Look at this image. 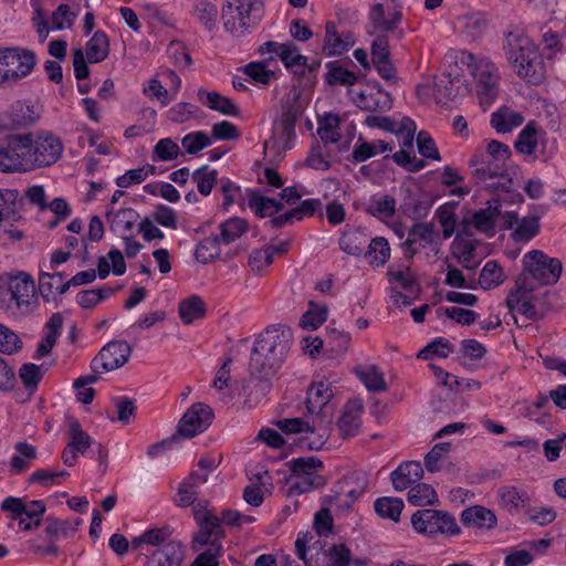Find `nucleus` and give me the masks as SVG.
<instances>
[{"instance_id":"f257e3e1","label":"nucleus","mask_w":566,"mask_h":566,"mask_svg":"<svg viewBox=\"0 0 566 566\" xmlns=\"http://www.w3.org/2000/svg\"><path fill=\"white\" fill-rule=\"evenodd\" d=\"M292 344L291 331L281 326H271L260 333L251 348L249 369L253 378L250 384L255 389L247 394L245 402H256L265 396L271 388L269 377L273 375L284 361Z\"/></svg>"},{"instance_id":"f03ea898","label":"nucleus","mask_w":566,"mask_h":566,"mask_svg":"<svg viewBox=\"0 0 566 566\" xmlns=\"http://www.w3.org/2000/svg\"><path fill=\"white\" fill-rule=\"evenodd\" d=\"M503 50L516 75L532 85L541 84L546 74L545 64L537 45L522 30L510 31Z\"/></svg>"},{"instance_id":"7ed1b4c3","label":"nucleus","mask_w":566,"mask_h":566,"mask_svg":"<svg viewBox=\"0 0 566 566\" xmlns=\"http://www.w3.org/2000/svg\"><path fill=\"white\" fill-rule=\"evenodd\" d=\"M458 62L467 66L473 77L480 105L489 108L500 93L501 73L497 65L488 56L460 51Z\"/></svg>"},{"instance_id":"20e7f679","label":"nucleus","mask_w":566,"mask_h":566,"mask_svg":"<svg viewBox=\"0 0 566 566\" xmlns=\"http://www.w3.org/2000/svg\"><path fill=\"white\" fill-rule=\"evenodd\" d=\"M212 469V459L208 455L199 459L196 469L179 483L177 488L174 503L176 506L186 509L192 506L195 510L198 503L202 504L206 510L210 507V501L205 497V485L209 481Z\"/></svg>"},{"instance_id":"39448f33","label":"nucleus","mask_w":566,"mask_h":566,"mask_svg":"<svg viewBox=\"0 0 566 566\" xmlns=\"http://www.w3.org/2000/svg\"><path fill=\"white\" fill-rule=\"evenodd\" d=\"M2 280L10 295L6 308L12 316H27L38 310L35 284L30 274L24 272H19L17 275L7 274Z\"/></svg>"},{"instance_id":"423d86ee","label":"nucleus","mask_w":566,"mask_h":566,"mask_svg":"<svg viewBox=\"0 0 566 566\" xmlns=\"http://www.w3.org/2000/svg\"><path fill=\"white\" fill-rule=\"evenodd\" d=\"M411 525L418 534L429 538L454 537L461 534L455 517L442 510L420 509L412 514Z\"/></svg>"},{"instance_id":"0eeeda50","label":"nucleus","mask_w":566,"mask_h":566,"mask_svg":"<svg viewBox=\"0 0 566 566\" xmlns=\"http://www.w3.org/2000/svg\"><path fill=\"white\" fill-rule=\"evenodd\" d=\"M24 135L28 136L30 143V146L25 149L27 171L51 166L59 160L63 151V145L56 136L51 133H25Z\"/></svg>"},{"instance_id":"6e6552de","label":"nucleus","mask_w":566,"mask_h":566,"mask_svg":"<svg viewBox=\"0 0 566 566\" xmlns=\"http://www.w3.org/2000/svg\"><path fill=\"white\" fill-rule=\"evenodd\" d=\"M233 358L230 354L221 358V365L214 375V401L222 405H234L241 396L251 388L249 392L255 391L253 385L241 378H232L231 369Z\"/></svg>"},{"instance_id":"1a4fd4ad","label":"nucleus","mask_w":566,"mask_h":566,"mask_svg":"<svg viewBox=\"0 0 566 566\" xmlns=\"http://www.w3.org/2000/svg\"><path fill=\"white\" fill-rule=\"evenodd\" d=\"M523 272L526 282L535 281L539 285L555 284L562 274V263L539 250H532L523 256Z\"/></svg>"},{"instance_id":"9d476101","label":"nucleus","mask_w":566,"mask_h":566,"mask_svg":"<svg viewBox=\"0 0 566 566\" xmlns=\"http://www.w3.org/2000/svg\"><path fill=\"white\" fill-rule=\"evenodd\" d=\"M469 166L478 184L491 190H509L512 180L504 174L501 161H495L490 155H474Z\"/></svg>"},{"instance_id":"9b49d317","label":"nucleus","mask_w":566,"mask_h":566,"mask_svg":"<svg viewBox=\"0 0 566 566\" xmlns=\"http://www.w3.org/2000/svg\"><path fill=\"white\" fill-rule=\"evenodd\" d=\"M36 63L35 54L21 48L0 49V81H18L29 75Z\"/></svg>"},{"instance_id":"f8f14e48","label":"nucleus","mask_w":566,"mask_h":566,"mask_svg":"<svg viewBox=\"0 0 566 566\" xmlns=\"http://www.w3.org/2000/svg\"><path fill=\"white\" fill-rule=\"evenodd\" d=\"M29 146L24 134H10L0 138V171H27L25 149Z\"/></svg>"},{"instance_id":"ddd939ff","label":"nucleus","mask_w":566,"mask_h":566,"mask_svg":"<svg viewBox=\"0 0 566 566\" xmlns=\"http://www.w3.org/2000/svg\"><path fill=\"white\" fill-rule=\"evenodd\" d=\"M212 409L210 406L196 402L182 415L174 436L180 442L202 433L211 423Z\"/></svg>"},{"instance_id":"4468645a","label":"nucleus","mask_w":566,"mask_h":566,"mask_svg":"<svg viewBox=\"0 0 566 566\" xmlns=\"http://www.w3.org/2000/svg\"><path fill=\"white\" fill-rule=\"evenodd\" d=\"M132 355V346L126 340H111L104 345L91 361V370L109 373L123 367Z\"/></svg>"},{"instance_id":"2eb2a0df","label":"nucleus","mask_w":566,"mask_h":566,"mask_svg":"<svg viewBox=\"0 0 566 566\" xmlns=\"http://www.w3.org/2000/svg\"><path fill=\"white\" fill-rule=\"evenodd\" d=\"M441 244V234L434 224L419 222L411 227L402 245L406 256L412 259L420 249L431 248L434 252H438Z\"/></svg>"},{"instance_id":"dca6fc26","label":"nucleus","mask_w":566,"mask_h":566,"mask_svg":"<svg viewBox=\"0 0 566 566\" xmlns=\"http://www.w3.org/2000/svg\"><path fill=\"white\" fill-rule=\"evenodd\" d=\"M402 19V11L399 8H386L382 3H376L371 7L369 12V21L373 28L370 34H376L377 32H390L398 41L402 40L405 32L399 28Z\"/></svg>"},{"instance_id":"f3484780","label":"nucleus","mask_w":566,"mask_h":566,"mask_svg":"<svg viewBox=\"0 0 566 566\" xmlns=\"http://www.w3.org/2000/svg\"><path fill=\"white\" fill-rule=\"evenodd\" d=\"M192 516L197 530L191 535L190 549L192 552H200L205 547L211 548L212 544V510H206L205 506L198 503L197 507L192 510Z\"/></svg>"},{"instance_id":"a211bd4d","label":"nucleus","mask_w":566,"mask_h":566,"mask_svg":"<svg viewBox=\"0 0 566 566\" xmlns=\"http://www.w3.org/2000/svg\"><path fill=\"white\" fill-rule=\"evenodd\" d=\"M279 429L285 433H303L307 436L304 438L306 447L310 450H319L326 443L328 439V432L326 428L319 429L318 433L315 434L314 426H310L307 422L300 418L282 419L276 422Z\"/></svg>"},{"instance_id":"6ab92c4d","label":"nucleus","mask_w":566,"mask_h":566,"mask_svg":"<svg viewBox=\"0 0 566 566\" xmlns=\"http://www.w3.org/2000/svg\"><path fill=\"white\" fill-rule=\"evenodd\" d=\"M534 290L535 284L533 282H526L525 276H518L516 280V290L512 291L506 298L507 307L511 311H517L527 318H539L534 304L527 296Z\"/></svg>"},{"instance_id":"aec40b11","label":"nucleus","mask_w":566,"mask_h":566,"mask_svg":"<svg viewBox=\"0 0 566 566\" xmlns=\"http://www.w3.org/2000/svg\"><path fill=\"white\" fill-rule=\"evenodd\" d=\"M355 36L348 30L338 31L334 22L327 21L325 24V39L323 43V53L326 56H338L346 53L355 45Z\"/></svg>"},{"instance_id":"412c9836","label":"nucleus","mask_w":566,"mask_h":566,"mask_svg":"<svg viewBox=\"0 0 566 566\" xmlns=\"http://www.w3.org/2000/svg\"><path fill=\"white\" fill-rule=\"evenodd\" d=\"M461 523L469 528L490 531L497 524L495 513L482 505H472L464 509L460 515Z\"/></svg>"},{"instance_id":"4be33fe9","label":"nucleus","mask_w":566,"mask_h":566,"mask_svg":"<svg viewBox=\"0 0 566 566\" xmlns=\"http://www.w3.org/2000/svg\"><path fill=\"white\" fill-rule=\"evenodd\" d=\"M423 476V469L418 461H406L390 474L392 486L401 492L417 484Z\"/></svg>"},{"instance_id":"5701e85b","label":"nucleus","mask_w":566,"mask_h":566,"mask_svg":"<svg viewBox=\"0 0 566 566\" xmlns=\"http://www.w3.org/2000/svg\"><path fill=\"white\" fill-rule=\"evenodd\" d=\"M63 326V316L61 313H54L44 325L45 335L38 344L33 354V359L40 360L51 354L57 338L61 335Z\"/></svg>"},{"instance_id":"b1692460","label":"nucleus","mask_w":566,"mask_h":566,"mask_svg":"<svg viewBox=\"0 0 566 566\" xmlns=\"http://www.w3.org/2000/svg\"><path fill=\"white\" fill-rule=\"evenodd\" d=\"M501 207L499 199L489 200L485 208H481L472 214L471 224L480 232L493 234L496 219L501 214Z\"/></svg>"},{"instance_id":"393cba45","label":"nucleus","mask_w":566,"mask_h":566,"mask_svg":"<svg viewBox=\"0 0 566 566\" xmlns=\"http://www.w3.org/2000/svg\"><path fill=\"white\" fill-rule=\"evenodd\" d=\"M172 531L170 527H157L147 530L143 533V541L145 545L156 546L157 549L153 553H161L166 551L167 546L176 544L180 551V563L184 560L185 547L181 541L171 537Z\"/></svg>"},{"instance_id":"a878e982","label":"nucleus","mask_w":566,"mask_h":566,"mask_svg":"<svg viewBox=\"0 0 566 566\" xmlns=\"http://www.w3.org/2000/svg\"><path fill=\"white\" fill-rule=\"evenodd\" d=\"M333 397L331 385L325 381L313 384L307 390L306 409L311 415H321L325 412L327 403Z\"/></svg>"},{"instance_id":"bb28decb","label":"nucleus","mask_w":566,"mask_h":566,"mask_svg":"<svg viewBox=\"0 0 566 566\" xmlns=\"http://www.w3.org/2000/svg\"><path fill=\"white\" fill-rule=\"evenodd\" d=\"M254 517L250 515H244L234 510H224L221 513V516H214V559L217 558L219 551L221 549V545L217 543L218 538L224 536V532L222 530V525L229 526H241L244 523H253Z\"/></svg>"},{"instance_id":"cd10ccee","label":"nucleus","mask_w":566,"mask_h":566,"mask_svg":"<svg viewBox=\"0 0 566 566\" xmlns=\"http://www.w3.org/2000/svg\"><path fill=\"white\" fill-rule=\"evenodd\" d=\"M524 117L509 106H501L491 115V126L500 134L509 133L521 126Z\"/></svg>"},{"instance_id":"c85d7f7f","label":"nucleus","mask_w":566,"mask_h":566,"mask_svg":"<svg viewBox=\"0 0 566 566\" xmlns=\"http://www.w3.org/2000/svg\"><path fill=\"white\" fill-rule=\"evenodd\" d=\"M249 207L260 218L272 217L283 209L281 201L276 199L261 196L254 190H248Z\"/></svg>"},{"instance_id":"c756f323","label":"nucleus","mask_w":566,"mask_h":566,"mask_svg":"<svg viewBox=\"0 0 566 566\" xmlns=\"http://www.w3.org/2000/svg\"><path fill=\"white\" fill-rule=\"evenodd\" d=\"M300 112L295 106L286 107L274 130L284 140V148H290L291 143L295 138V124L298 119Z\"/></svg>"},{"instance_id":"7c9ffc66","label":"nucleus","mask_w":566,"mask_h":566,"mask_svg":"<svg viewBox=\"0 0 566 566\" xmlns=\"http://www.w3.org/2000/svg\"><path fill=\"white\" fill-rule=\"evenodd\" d=\"M106 218L113 231L129 232L139 219V213L133 208H124L114 211L112 207L107 208Z\"/></svg>"},{"instance_id":"2f4dec72","label":"nucleus","mask_w":566,"mask_h":566,"mask_svg":"<svg viewBox=\"0 0 566 566\" xmlns=\"http://www.w3.org/2000/svg\"><path fill=\"white\" fill-rule=\"evenodd\" d=\"M286 484L289 485L287 494L290 496L300 495L303 493H307L314 489L322 488L325 484V480L319 474H310V475H297L292 474Z\"/></svg>"},{"instance_id":"473e14b6","label":"nucleus","mask_w":566,"mask_h":566,"mask_svg":"<svg viewBox=\"0 0 566 566\" xmlns=\"http://www.w3.org/2000/svg\"><path fill=\"white\" fill-rule=\"evenodd\" d=\"M81 523L80 518L60 520L54 516H48L44 520V531L50 537H71L76 533Z\"/></svg>"},{"instance_id":"72a5a7b5","label":"nucleus","mask_w":566,"mask_h":566,"mask_svg":"<svg viewBox=\"0 0 566 566\" xmlns=\"http://www.w3.org/2000/svg\"><path fill=\"white\" fill-rule=\"evenodd\" d=\"M279 59L294 75L304 76V67L307 66V57L300 53L298 48L293 42H286V46L281 51Z\"/></svg>"},{"instance_id":"f704fd0d","label":"nucleus","mask_w":566,"mask_h":566,"mask_svg":"<svg viewBox=\"0 0 566 566\" xmlns=\"http://www.w3.org/2000/svg\"><path fill=\"white\" fill-rule=\"evenodd\" d=\"M69 437L70 441L67 442V447H71L72 450L78 454H86L91 447L94 444L93 438L82 430L80 422L75 419H72L69 427Z\"/></svg>"},{"instance_id":"c9c22d12","label":"nucleus","mask_w":566,"mask_h":566,"mask_svg":"<svg viewBox=\"0 0 566 566\" xmlns=\"http://www.w3.org/2000/svg\"><path fill=\"white\" fill-rule=\"evenodd\" d=\"M109 53V42L103 31H96L86 43V56L90 63L104 61Z\"/></svg>"},{"instance_id":"e433bc0d","label":"nucleus","mask_w":566,"mask_h":566,"mask_svg":"<svg viewBox=\"0 0 566 566\" xmlns=\"http://www.w3.org/2000/svg\"><path fill=\"white\" fill-rule=\"evenodd\" d=\"M354 371L369 391H385L387 389L384 375L376 366H357Z\"/></svg>"},{"instance_id":"4c0bfd02","label":"nucleus","mask_w":566,"mask_h":566,"mask_svg":"<svg viewBox=\"0 0 566 566\" xmlns=\"http://www.w3.org/2000/svg\"><path fill=\"white\" fill-rule=\"evenodd\" d=\"M408 501L415 506H429L439 502L436 490L427 483L420 481L411 486L408 492Z\"/></svg>"},{"instance_id":"58836bf2","label":"nucleus","mask_w":566,"mask_h":566,"mask_svg":"<svg viewBox=\"0 0 566 566\" xmlns=\"http://www.w3.org/2000/svg\"><path fill=\"white\" fill-rule=\"evenodd\" d=\"M505 281L503 269L495 260L488 261L480 272L479 284L483 290L500 286Z\"/></svg>"},{"instance_id":"ea45409f","label":"nucleus","mask_w":566,"mask_h":566,"mask_svg":"<svg viewBox=\"0 0 566 566\" xmlns=\"http://www.w3.org/2000/svg\"><path fill=\"white\" fill-rule=\"evenodd\" d=\"M367 484L368 479L364 472H353L345 476L339 490L352 501H356L366 491Z\"/></svg>"},{"instance_id":"a19ab883","label":"nucleus","mask_w":566,"mask_h":566,"mask_svg":"<svg viewBox=\"0 0 566 566\" xmlns=\"http://www.w3.org/2000/svg\"><path fill=\"white\" fill-rule=\"evenodd\" d=\"M178 313L185 324H191L205 316L206 306L199 296L192 295L180 302Z\"/></svg>"},{"instance_id":"79ce46f5","label":"nucleus","mask_w":566,"mask_h":566,"mask_svg":"<svg viewBox=\"0 0 566 566\" xmlns=\"http://www.w3.org/2000/svg\"><path fill=\"white\" fill-rule=\"evenodd\" d=\"M403 501L399 497L384 496L374 503L375 512L382 518L398 522L403 510Z\"/></svg>"},{"instance_id":"37998d69","label":"nucleus","mask_w":566,"mask_h":566,"mask_svg":"<svg viewBox=\"0 0 566 566\" xmlns=\"http://www.w3.org/2000/svg\"><path fill=\"white\" fill-rule=\"evenodd\" d=\"M17 453L12 455L10 465L14 473H21L30 467V462L36 458V450L25 441L15 444Z\"/></svg>"},{"instance_id":"c03bdc74","label":"nucleus","mask_w":566,"mask_h":566,"mask_svg":"<svg viewBox=\"0 0 566 566\" xmlns=\"http://www.w3.org/2000/svg\"><path fill=\"white\" fill-rule=\"evenodd\" d=\"M222 20L226 31L235 36L244 35L248 29L251 28L248 23H245V21L241 20L240 15H238L237 11L234 10V4L232 2H228L223 7Z\"/></svg>"},{"instance_id":"a18cd8bd","label":"nucleus","mask_w":566,"mask_h":566,"mask_svg":"<svg viewBox=\"0 0 566 566\" xmlns=\"http://www.w3.org/2000/svg\"><path fill=\"white\" fill-rule=\"evenodd\" d=\"M326 67L328 70L326 82L329 85L352 86L358 81V76L354 72L340 66L337 61L328 62Z\"/></svg>"},{"instance_id":"49530a36","label":"nucleus","mask_w":566,"mask_h":566,"mask_svg":"<svg viewBox=\"0 0 566 566\" xmlns=\"http://www.w3.org/2000/svg\"><path fill=\"white\" fill-rule=\"evenodd\" d=\"M514 146L523 155H532L535 151L537 146V127L534 122L527 123L520 132Z\"/></svg>"},{"instance_id":"de8ad7c7","label":"nucleus","mask_w":566,"mask_h":566,"mask_svg":"<svg viewBox=\"0 0 566 566\" xmlns=\"http://www.w3.org/2000/svg\"><path fill=\"white\" fill-rule=\"evenodd\" d=\"M366 256L370 264L384 265L390 258V248L387 239L384 237L374 238L368 244Z\"/></svg>"},{"instance_id":"09e8293b","label":"nucleus","mask_w":566,"mask_h":566,"mask_svg":"<svg viewBox=\"0 0 566 566\" xmlns=\"http://www.w3.org/2000/svg\"><path fill=\"white\" fill-rule=\"evenodd\" d=\"M70 476L66 470L39 469L34 471L28 479L30 484H39L43 488L59 485L60 479Z\"/></svg>"},{"instance_id":"8fccbe9b","label":"nucleus","mask_w":566,"mask_h":566,"mask_svg":"<svg viewBox=\"0 0 566 566\" xmlns=\"http://www.w3.org/2000/svg\"><path fill=\"white\" fill-rule=\"evenodd\" d=\"M365 243V235L359 231L344 232L338 241L340 250L354 256H358L363 253Z\"/></svg>"},{"instance_id":"3c124183","label":"nucleus","mask_w":566,"mask_h":566,"mask_svg":"<svg viewBox=\"0 0 566 566\" xmlns=\"http://www.w3.org/2000/svg\"><path fill=\"white\" fill-rule=\"evenodd\" d=\"M459 23L467 35L475 38L484 31L488 20L484 13L472 12L459 18Z\"/></svg>"},{"instance_id":"603ef678","label":"nucleus","mask_w":566,"mask_h":566,"mask_svg":"<svg viewBox=\"0 0 566 566\" xmlns=\"http://www.w3.org/2000/svg\"><path fill=\"white\" fill-rule=\"evenodd\" d=\"M44 375L41 366L33 363H25L19 369V377L27 390L35 391Z\"/></svg>"},{"instance_id":"864d4df0","label":"nucleus","mask_w":566,"mask_h":566,"mask_svg":"<svg viewBox=\"0 0 566 566\" xmlns=\"http://www.w3.org/2000/svg\"><path fill=\"white\" fill-rule=\"evenodd\" d=\"M61 280H64L62 273L41 272L39 275V293L46 302L54 300L56 290Z\"/></svg>"},{"instance_id":"5fc2aeb1","label":"nucleus","mask_w":566,"mask_h":566,"mask_svg":"<svg viewBox=\"0 0 566 566\" xmlns=\"http://www.w3.org/2000/svg\"><path fill=\"white\" fill-rule=\"evenodd\" d=\"M145 566H180L179 546L172 544L161 553H151Z\"/></svg>"},{"instance_id":"6e6d98bb","label":"nucleus","mask_w":566,"mask_h":566,"mask_svg":"<svg viewBox=\"0 0 566 566\" xmlns=\"http://www.w3.org/2000/svg\"><path fill=\"white\" fill-rule=\"evenodd\" d=\"M394 161L408 171L417 172L426 167V161L416 157L410 149H400L392 155Z\"/></svg>"},{"instance_id":"4d7b16f0","label":"nucleus","mask_w":566,"mask_h":566,"mask_svg":"<svg viewBox=\"0 0 566 566\" xmlns=\"http://www.w3.org/2000/svg\"><path fill=\"white\" fill-rule=\"evenodd\" d=\"M248 224L245 220L240 218H231L220 226L221 239L224 243L235 241L242 233L247 231Z\"/></svg>"},{"instance_id":"13d9d810","label":"nucleus","mask_w":566,"mask_h":566,"mask_svg":"<svg viewBox=\"0 0 566 566\" xmlns=\"http://www.w3.org/2000/svg\"><path fill=\"white\" fill-rule=\"evenodd\" d=\"M289 464L292 474L297 475L316 474L317 469L323 467L322 461L315 457H301L297 459H292Z\"/></svg>"},{"instance_id":"bf43d9fd","label":"nucleus","mask_w":566,"mask_h":566,"mask_svg":"<svg viewBox=\"0 0 566 566\" xmlns=\"http://www.w3.org/2000/svg\"><path fill=\"white\" fill-rule=\"evenodd\" d=\"M22 348V340L9 327L0 324V352L7 355L18 353Z\"/></svg>"},{"instance_id":"052dcab7","label":"nucleus","mask_w":566,"mask_h":566,"mask_svg":"<svg viewBox=\"0 0 566 566\" xmlns=\"http://www.w3.org/2000/svg\"><path fill=\"white\" fill-rule=\"evenodd\" d=\"M450 352H451L450 343L447 339L439 337V338L432 340L431 343H429L424 348H422L418 353V358H421L424 360L432 359L434 356H438L440 358H446V357H448Z\"/></svg>"},{"instance_id":"680f3d73","label":"nucleus","mask_w":566,"mask_h":566,"mask_svg":"<svg viewBox=\"0 0 566 566\" xmlns=\"http://www.w3.org/2000/svg\"><path fill=\"white\" fill-rule=\"evenodd\" d=\"M210 144V137L203 132L189 133L181 139L182 147L190 155L198 154Z\"/></svg>"},{"instance_id":"e2e57ef3","label":"nucleus","mask_w":566,"mask_h":566,"mask_svg":"<svg viewBox=\"0 0 566 566\" xmlns=\"http://www.w3.org/2000/svg\"><path fill=\"white\" fill-rule=\"evenodd\" d=\"M338 428L345 437H354L360 428L358 412L353 411L349 406L346 407L338 420Z\"/></svg>"},{"instance_id":"0e129e2a","label":"nucleus","mask_w":566,"mask_h":566,"mask_svg":"<svg viewBox=\"0 0 566 566\" xmlns=\"http://www.w3.org/2000/svg\"><path fill=\"white\" fill-rule=\"evenodd\" d=\"M327 566H350L352 552L344 544H334L325 553Z\"/></svg>"},{"instance_id":"69168bd1","label":"nucleus","mask_w":566,"mask_h":566,"mask_svg":"<svg viewBox=\"0 0 566 566\" xmlns=\"http://www.w3.org/2000/svg\"><path fill=\"white\" fill-rule=\"evenodd\" d=\"M244 73L254 82L269 84L274 72L268 69V62H250L244 66Z\"/></svg>"},{"instance_id":"338daca9","label":"nucleus","mask_w":566,"mask_h":566,"mask_svg":"<svg viewBox=\"0 0 566 566\" xmlns=\"http://www.w3.org/2000/svg\"><path fill=\"white\" fill-rule=\"evenodd\" d=\"M368 211L377 218H391L396 212V200L391 196L374 199Z\"/></svg>"},{"instance_id":"774afa93","label":"nucleus","mask_w":566,"mask_h":566,"mask_svg":"<svg viewBox=\"0 0 566 566\" xmlns=\"http://www.w3.org/2000/svg\"><path fill=\"white\" fill-rule=\"evenodd\" d=\"M180 148L170 138H163L154 147V156L161 161H170L180 155Z\"/></svg>"}]
</instances>
